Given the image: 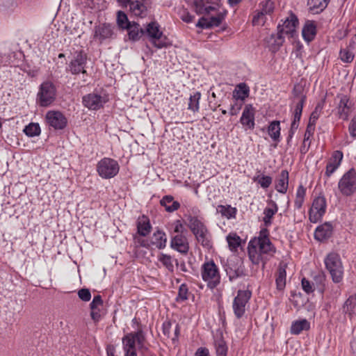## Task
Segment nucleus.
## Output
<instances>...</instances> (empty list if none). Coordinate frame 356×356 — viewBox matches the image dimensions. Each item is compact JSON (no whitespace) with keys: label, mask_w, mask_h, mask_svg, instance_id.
<instances>
[{"label":"nucleus","mask_w":356,"mask_h":356,"mask_svg":"<svg viewBox=\"0 0 356 356\" xmlns=\"http://www.w3.org/2000/svg\"><path fill=\"white\" fill-rule=\"evenodd\" d=\"M319 117V111L318 107L315 108V110L312 113L309 120V124L307 128V132L309 134L314 131V126L316 124V120H318Z\"/></svg>","instance_id":"48"},{"label":"nucleus","mask_w":356,"mask_h":356,"mask_svg":"<svg viewBox=\"0 0 356 356\" xmlns=\"http://www.w3.org/2000/svg\"><path fill=\"white\" fill-rule=\"evenodd\" d=\"M252 181L260 186L263 189H267L273 182V178L263 173H257L252 178Z\"/></svg>","instance_id":"37"},{"label":"nucleus","mask_w":356,"mask_h":356,"mask_svg":"<svg viewBox=\"0 0 356 356\" xmlns=\"http://www.w3.org/2000/svg\"><path fill=\"white\" fill-rule=\"evenodd\" d=\"M324 263L332 282L336 284L341 282L343 279V266L339 254L334 252L329 253L325 257Z\"/></svg>","instance_id":"3"},{"label":"nucleus","mask_w":356,"mask_h":356,"mask_svg":"<svg viewBox=\"0 0 356 356\" xmlns=\"http://www.w3.org/2000/svg\"><path fill=\"white\" fill-rule=\"evenodd\" d=\"M252 292L250 290H238L232 302V309L235 316L241 318L246 310V307L251 298Z\"/></svg>","instance_id":"7"},{"label":"nucleus","mask_w":356,"mask_h":356,"mask_svg":"<svg viewBox=\"0 0 356 356\" xmlns=\"http://www.w3.org/2000/svg\"><path fill=\"white\" fill-rule=\"evenodd\" d=\"M145 33L150 42L157 49L165 47L168 44L167 38L159 29V25L156 22H151L147 26Z\"/></svg>","instance_id":"9"},{"label":"nucleus","mask_w":356,"mask_h":356,"mask_svg":"<svg viewBox=\"0 0 356 356\" xmlns=\"http://www.w3.org/2000/svg\"><path fill=\"white\" fill-rule=\"evenodd\" d=\"M286 266H280L278 268L277 273L276 275L275 282L277 289L278 290H282L284 289L286 285Z\"/></svg>","instance_id":"40"},{"label":"nucleus","mask_w":356,"mask_h":356,"mask_svg":"<svg viewBox=\"0 0 356 356\" xmlns=\"http://www.w3.org/2000/svg\"><path fill=\"white\" fill-rule=\"evenodd\" d=\"M241 122L248 127L254 126V108L252 105L245 106L241 118Z\"/></svg>","instance_id":"27"},{"label":"nucleus","mask_w":356,"mask_h":356,"mask_svg":"<svg viewBox=\"0 0 356 356\" xmlns=\"http://www.w3.org/2000/svg\"><path fill=\"white\" fill-rule=\"evenodd\" d=\"M196 26L202 29H209L211 27V24H209V19L202 17L198 20Z\"/></svg>","instance_id":"60"},{"label":"nucleus","mask_w":356,"mask_h":356,"mask_svg":"<svg viewBox=\"0 0 356 356\" xmlns=\"http://www.w3.org/2000/svg\"><path fill=\"white\" fill-rule=\"evenodd\" d=\"M128 5L130 12L136 17H144L147 15V8L142 0H131Z\"/></svg>","instance_id":"25"},{"label":"nucleus","mask_w":356,"mask_h":356,"mask_svg":"<svg viewBox=\"0 0 356 356\" xmlns=\"http://www.w3.org/2000/svg\"><path fill=\"white\" fill-rule=\"evenodd\" d=\"M195 356H210L209 349L205 347H200L197 349Z\"/></svg>","instance_id":"62"},{"label":"nucleus","mask_w":356,"mask_h":356,"mask_svg":"<svg viewBox=\"0 0 356 356\" xmlns=\"http://www.w3.org/2000/svg\"><path fill=\"white\" fill-rule=\"evenodd\" d=\"M338 189L343 196H351L356 192V171L350 169L345 172L338 182Z\"/></svg>","instance_id":"5"},{"label":"nucleus","mask_w":356,"mask_h":356,"mask_svg":"<svg viewBox=\"0 0 356 356\" xmlns=\"http://www.w3.org/2000/svg\"><path fill=\"white\" fill-rule=\"evenodd\" d=\"M278 207L275 202L270 200L268 202L267 207L264 210L263 221L266 226H269L272 223V218L277 212Z\"/></svg>","instance_id":"26"},{"label":"nucleus","mask_w":356,"mask_h":356,"mask_svg":"<svg viewBox=\"0 0 356 356\" xmlns=\"http://www.w3.org/2000/svg\"><path fill=\"white\" fill-rule=\"evenodd\" d=\"M310 328V323L307 319H301L293 321L291 326V333L293 334H299L304 330H308Z\"/></svg>","instance_id":"35"},{"label":"nucleus","mask_w":356,"mask_h":356,"mask_svg":"<svg viewBox=\"0 0 356 356\" xmlns=\"http://www.w3.org/2000/svg\"><path fill=\"white\" fill-rule=\"evenodd\" d=\"M339 58L343 63H350L355 58L354 49L351 47H346L341 49Z\"/></svg>","instance_id":"41"},{"label":"nucleus","mask_w":356,"mask_h":356,"mask_svg":"<svg viewBox=\"0 0 356 356\" xmlns=\"http://www.w3.org/2000/svg\"><path fill=\"white\" fill-rule=\"evenodd\" d=\"M225 18V15L220 13L217 15L211 17L209 19L211 27L218 26Z\"/></svg>","instance_id":"55"},{"label":"nucleus","mask_w":356,"mask_h":356,"mask_svg":"<svg viewBox=\"0 0 356 356\" xmlns=\"http://www.w3.org/2000/svg\"><path fill=\"white\" fill-rule=\"evenodd\" d=\"M274 10V3L271 0H261L259 3V10L270 15Z\"/></svg>","instance_id":"47"},{"label":"nucleus","mask_w":356,"mask_h":356,"mask_svg":"<svg viewBox=\"0 0 356 356\" xmlns=\"http://www.w3.org/2000/svg\"><path fill=\"white\" fill-rule=\"evenodd\" d=\"M297 97L298 98V102H297L293 112V119L291 126V131L292 133L295 132L298 127V123L302 115L303 105L306 99V97L304 95H301Z\"/></svg>","instance_id":"19"},{"label":"nucleus","mask_w":356,"mask_h":356,"mask_svg":"<svg viewBox=\"0 0 356 356\" xmlns=\"http://www.w3.org/2000/svg\"><path fill=\"white\" fill-rule=\"evenodd\" d=\"M333 227L331 223L325 222L317 227L314 232V237L319 241L328 238L332 234Z\"/></svg>","instance_id":"23"},{"label":"nucleus","mask_w":356,"mask_h":356,"mask_svg":"<svg viewBox=\"0 0 356 356\" xmlns=\"http://www.w3.org/2000/svg\"><path fill=\"white\" fill-rule=\"evenodd\" d=\"M24 134H40V127L38 123H30L23 130Z\"/></svg>","instance_id":"54"},{"label":"nucleus","mask_w":356,"mask_h":356,"mask_svg":"<svg viewBox=\"0 0 356 356\" xmlns=\"http://www.w3.org/2000/svg\"><path fill=\"white\" fill-rule=\"evenodd\" d=\"M87 54L82 50L76 51L66 70L71 74L76 75L86 73Z\"/></svg>","instance_id":"10"},{"label":"nucleus","mask_w":356,"mask_h":356,"mask_svg":"<svg viewBox=\"0 0 356 356\" xmlns=\"http://www.w3.org/2000/svg\"><path fill=\"white\" fill-rule=\"evenodd\" d=\"M161 205L164 207L168 212H173L177 211L180 204L177 201H175L174 198L171 195L164 196L160 201Z\"/></svg>","instance_id":"33"},{"label":"nucleus","mask_w":356,"mask_h":356,"mask_svg":"<svg viewBox=\"0 0 356 356\" xmlns=\"http://www.w3.org/2000/svg\"><path fill=\"white\" fill-rule=\"evenodd\" d=\"M112 35L113 30L109 24H99L95 27L93 38L99 42L110 38Z\"/></svg>","instance_id":"20"},{"label":"nucleus","mask_w":356,"mask_h":356,"mask_svg":"<svg viewBox=\"0 0 356 356\" xmlns=\"http://www.w3.org/2000/svg\"><path fill=\"white\" fill-rule=\"evenodd\" d=\"M194 236L197 242L202 246L206 248H210L211 246V236L208 231V229L198 233H195Z\"/></svg>","instance_id":"39"},{"label":"nucleus","mask_w":356,"mask_h":356,"mask_svg":"<svg viewBox=\"0 0 356 356\" xmlns=\"http://www.w3.org/2000/svg\"><path fill=\"white\" fill-rule=\"evenodd\" d=\"M172 327V323L170 321H166L163 323V334L170 337V330Z\"/></svg>","instance_id":"61"},{"label":"nucleus","mask_w":356,"mask_h":356,"mask_svg":"<svg viewBox=\"0 0 356 356\" xmlns=\"http://www.w3.org/2000/svg\"><path fill=\"white\" fill-rule=\"evenodd\" d=\"M216 211L218 213H220L222 217L230 220L236 218L237 209L228 204L218 205L216 208Z\"/></svg>","instance_id":"31"},{"label":"nucleus","mask_w":356,"mask_h":356,"mask_svg":"<svg viewBox=\"0 0 356 356\" xmlns=\"http://www.w3.org/2000/svg\"><path fill=\"white\" fill-rule=\"evenodd\" d=\"M343 158V152L339 150L334 151L329 159L325 168V176L330 177L341 165Z\"/></svg>","instance_id":"14"},{"label":"nucleus","mask_w":356,"mask_h":356,"mask_svg":"<svg viewBox=\"0 0 356 356\" xmlns=\"http://www.w3.org/2000/svg\"><path fill=\"white\" fill-rule=\"evenodd\" d=\"M249 95V89L245 84H239L237 89L233 92V96L236 99L243 101Z\"/></svg>","instance_id":"44"},{"label":"nucleus","mask_w":356,"mask_h":356,"mask_svg":"<svg viewBox=\"0 0 356 356\" xmlns=\"http://www.w3.org/2000/svg\"><path fill=\"white\" fill-rule=\"evenodd\" d=\"M327 201L323 195L316 197L309 209V220L312 223H316L321 220L325 213Z\"/></svg>","instance_id":"8"},{"label":"nucleus","mask_w":356,"mask_h":356,"mask_svg":"<svg viewBox=\"0 0 356 356\" xmlns=\"http://www.w3.org/2000/svg\"><path fill=\"white\" fill-rule=\"evenodd\" d=\"M137 243H139L140 246L145 248H149L150 245H152L151 243H149L145 239H137Z\"/></svg>","instance_id":"64"},{"label":"nucleus","mask_w":356,"mask_h":356,"mask_svg":"<svg viewBox=\"0 0 356 356\" xmlns=\"http://www.w3.org/2000/svg\"><path fill=\"white\" fill-rule=\"evenodd\" d=\"M180 17L181 19L186 22V23H191L193 21L194 19V16L191 15L188 11L186 10H183L181 13H180Z\"/></svg>","instance_id":"59"},{"label":"nucleus","mask_w":356,"mask_h":356,"mask_svg":"<svg viewBox=\"0 0 356 356\" xmlns=\"http://www.w3.org/2000/svg\"><path fill=\"white\" fill-rule=\"evenodd\" d=\"M170 246L173 250L184 254H187L189 250L188 239L184 234L174 236L171 239Z\"/></svg>","instance_id":"17"},{"label":"nucleus","mask_w":356,"mask_h":356,"mask_svg":"<svg viewBox=\"0 0 356 356\" xmlns=\"http://www.w3.org/2000/svg\"><path fill=\"white\" fill-rule=\"evenodd\" d=\"M298 25V19L297 17L291 14L283 22L282 25L278 26L277 39L279 40L278 44L282 43V39L284 35L289 38H293L296 33V28Z\"/></svg>","instance_id":"12"},{"label":"nucleus","mask_w":356,"mask_h":356,"mask_svg":"<svg viewBox=\"0 0 356 356\" xmlns=\"http://www.w3.org/2000/svg\"><path fill=\"white\" fill-rule=\"evenodd\" d=\"M201 97V93L200 92H195L193 95H191L189 98L188 108L193 111V112L199 110V102Z\"/></svg>","instance_id":"45"},{"label":"nucleus","mask_w":356,"mask_h":356,"mask_svg":"<svg viewBox=\"0 0 356 356\" xmlns=\"http://www.w3.org/2000/svg\"><path fill=\"white\" fill-rule=\"evenodd\" d=\"M56 92V88L52 82L45 81L42 83L38 93L40 105L42 106L50 105L55 99Z\"/></svg>","instance_id":"11"},{"label":"nucleus","mask_w":356,"mask_h":356,"mask_svg":"<svg viewBox=\"0 0 356 356\" xmlns=\"http://www.w3.org/2000/svg\"><path fill=\"white\" fill-rule=\"evenodd\" d=\"M312 136L313 135H305L302 143L300 148V152L302 154H305L308 152L312 143Z\"/></svg>","instance_id":"53"},{"label":"nucleus","mask_w":356,"mask_h":356,"mask_svg":"<svg viewBox=\"0 0 356 356\" xmlns=\"http://www.w3.org/2000/svg\"><path fill=\"white\" fill-rule=\"evenodd\" d=\"M227 241L232 251H236L241 245V239L236 233H229L227 236Z\"/></svg>","instance_id":"43"},{"label":"nucleus","mask_w":356,"mask_h":356,"mask_svg":"<svg viewBox=\"0 0 356 356\" xmlns=\"http://www.w3.org/2000/svg\"><path fill=\"white\" fill-rule=\"evenodd\" d=\"M301 284H302V288L305 293H310L314 291V289L313 288V285L307 279L303 278L302 280Z\"/></svg>","instance_id":"58"},{"label":"nucleus","mask_w":356,"mask_h":356,"mask_svg":"<svg viewBox=\"0 0 356 356\" xmlns=\"http://www.w3.org/2000/svg\"><path fill=\"white\" fill-rule=\"evenodd\" d=\"M248 250L251 261L254 264L262 263L263 266L276 252V248L269 238L267 229H262L257 237L250 241Z\"/></svg>","instance_id":"1"},{"label":"nucleus","mask_w":356,"mask_h":356,"mask_svg":"<svg viewBox=\"0 0 356 356\" xmlns=\"http://www.w3.org/2000/svg\"><path fill=\"white\" fill-rule=\"evenodd\" d=\"M106 102L105 96H102L96 93H90L83 97L84 106L91 110H97L103 106Z\"/></svg>","instance_id":"16"},{"label":"nucleus","mask_w":356,"mask_h":356,"mask_svg":"<svg viewBox=\"0 0 356 356\" xmlns=\"http://www.w3.org/2000/svg\"><path fill=\"white\" fill-rule=\"evenodd\" d=\"M151 244L160 250L165 248L167 244L165 233L161 230L155 232L152 235Z\"/></svg>","instance_id":"29"},{"label":"nucleus","mask_w":356,"mask_h":356,"mask_svg":"<svg viewBox=\"0 0 356 356\" xmlns=\"http://www.w3.org/2000/svg\"><path fill=\"white\" fill-rule=\"evenodd\" d=\"M128 35L130 40H138L145 33V31L141 29L139 24L134 23L130 24L127 28Z\"/></svg>","instance_id":"38"},{"label":"nucleus","mask_w":356,"mask_h":356,"mask_svg":"<svg viewBox=\"0 0 356 356\" xmlns=\"http://www.w3.org/2000/svg\"><path fill=\"white\" fill-rule=\"evenodd\" d=\"M122 343L124 356H138V351L147 350L141 330L125 334L122 339Z\"/></svg>","instance_id":"2"},{"label":"nucleus","mask_w":356,"mask_h":356,"mask_svg":"<svg viewBox=\"0 0 356 356\" xmlns=\"http://www.w3.org/2000/svg\"><path fill=\"white\" fill-rule=\"evenodd\" d=\"M289 172L286 170H282L275 181V190L280 193L285 194L289 188Z\"/></svg>","instance_id":"21"},{"label":"nucleus","mask_w":356,"mask_h":356,"mask_svg":"<svg viewBox=\"0 0 356 356\" xmlns=\"http://www.w3.org/2000/svg\"><path fill=\"white\" fill-rule=\"evenodd\" d=\"M78 296L81 300L85 302L89 301L91 298L90 291L88 289H80L78 292Z\"/></svg>","instance_id":"57"},{"label":"nucleus","mask_w":356,"mask_h":356,"mask_svg":"<svg viewBox=\"0 0 356 356\" xmlns=\"http://www.w3.org/2000/svg\"><path fill=\"white\" fill-rule=\"evenodd\" d=\"M91 312L90 316L95 322H99L102 316L103 300L99 295L95 296L90 304Z\"/></svg>","instance_id":"18"},{"label":"nucleus","mask_w":356,"mask_h":356,"mask_svg":"<svg viewBox=\"0 0 356 356\" xmlns=\"http://www.w3.org/2000/svg\"><path fill=\"white\" fill-rule=\"evenodd\" d=\"M171 228L173 230V233L177 234H184L186 232L185 227L181 220H177L171 223Z\"/></svg>","instance_id":"52"},{"label":"nucleus","mask_w":356,"mask_h":356,"mask_svg":"<svg viewBox=\"0 0 356 356\" xmlns=\"http://www.w3.org/2000/svg\"><path fill=\"white\" fill-rule=\"evenodd\" d=\"M47 123L55 129H63L67 125V119L59 111H49L46 114Z\"/></svg>","instance_id":"15"},{"label":"nucleus","mask_w":356,"mask_h":356,"mask_svg":"<svg viewBox=\"0 0 356 356\" xmlns=\"http://www.w3.org/2000/svg\"><path fill=\"white\" fill-rule=\"evenodd\" d=\"M187 225L193 234L207 229L202 220L199 217L189 215L187 216Z\"/></svg>","instance_id":"24"},{"label":"nucleus","mask_w":356,"mask_h":356,"mask_svg":"<svg viewBox=\"0 0 356 356\" xmlns=\"http://www.w3.org/2000/svg\"><path fill=\"white\" fill-rule=\"evenodd\" d=\"M306 192L307 189L302 184H300L298 186L294 200V207L296 209H300L303 206L305 200Z\"/></svg>","instance_id":"34"},{"label":"nucleus","mask_w":356,"mask_h":356,"mask_svg":"<svg viewBox=\"0 0 356 356\" xmlns=\"http://www.w3.org/2000/svg\"><path fill=\"white\" fill-rule=\"evenodd\" d=\"M188 289L186 284H182L179 288L178 295L176 298L177 301L182 302L188 299Z\"/></svg>","instance_id":"49"},{"label":"nucleus","mask_w":356,"mask_h":356,"mask_svg":"<svg viewBox=\"0 0 356 356\" xmlns=\"http://www.w3.org/2000/svg\"><path fill=\"white\" fill-rule=\"evenodd\" d=\"M350 134H356V114L353 116L349 125Z\"/></svg>","instance_id":"63"},{"label":"nucleus","mask_w":356,"mask_h":356,"mask_svg":"<svg viewBox=\"0 0 356 356\" xmlns=\"http://www.w3.org/2000/svg\"><path fill=\"white\" fill-rule=\"evenodd\" d=\"M152 226L147 217L143 216L137 222L138 233L143 236H147L151 232Z\"/></svg>","instance_id":"32"},{"label":"nucleus","mask_w":356,"mask_h":356,"mask_svg":"<svg viewBox=\"0 0 356 356\" xmlns=\"http://www.w3.org/2000/svg\"><path fill=\"white\" fill-rule=\"evenodd\" d=\"M337 97L339 98L337 107V115L340 119L346 120L353 110V103L347 95H341Z\"/></svg>","instance_id":"13"},{"label":"nucleus","mask_w":356,"mask_h":356,"mask_svg":"<svg viewBox=\"0 0 356 356\" xmlns=\"http://www.w3.org/2000/svg\"><path fill=\"white\" fill-rule=\"evenodd\" d=\"M316 34V27L313 22L307 21L302 30V35L304 40L309 42L312 41Z\"/></svg>","instance_id":"28"},{"label":"nucleus","mask_w":356,"mask_h":356,"mask_svg":"<svg viewBox=\"0 0 356 356\" xmlns=\"http://www.w3.org/2000/svg\"><path fill=\"white\" fill-rule=\"evenodd\" d=\"M215 348L217 356H227V347L225 341L222 339H218L215 341Z\"/></svg>","instance_id":"46"},{"label":"nucleus","mask_w":356,"mask_h":356,"mask_svg":"<svg viewBox=\"0 0 356 356\" xmlns=\"http://www.w3.org/2000/svg\"><path fill=\"white\" fill-rule=\"evenodd\" d=\"M201 275L209 289H213L220 283L219 268L213 261H206L202 264Z\"/></svg>","instance_id":"4"},{"label":"nucleus","mask_w":356,"mask_h":356,"mask_svg":"<svg viewBox=\"0 0 356 356\" xmlns=\"http://www.w3.org/2000/svg\"><path fill=\"white\" fill-rule=\"evenodd\" d=\"M158 260L165 266L169 271L172 272L174 270V261L175 259L168 254L161 253L158 256ZM175 261H177L175 260Z\"/></svg>","instance_id":"42"},{"label":"nucleus","mask_w":356,"mask_h":356,"mask_svg":"<svg viewBox=\"0 0 356 356\" xmlns=\"http://www.w3.org/2000/svg\"><path fill=\"white\" fill-rule=\"evenodd\" d=\"M342 309L350 320L356 318V293L349 296L344 302Z\"/></svg>","instance_id":"22"},{"label":"nucleus","mask_w":356,"mask_h":356,"mask_svg":"<svg viewBox=\"0 0 356 356\" xmlns=\"http://www.w3.org/2000/svg\"><path fill=\"white\" fill-rule=\"evenodd\" d=\"M330 0H309L308 6L313 14L322 12L327 6Z\"/></svg>","instance_id":"36"},{"label":"nucleus","mask_w":356,"mask_h":356,"mask_svg":"<svg viewBox=\"0 0 356 356\" xmlns=\"http://www.w3.org/2000/svg\"><path fill=\"white\" fill-rule=\"evenodd\" d=\"M280 122L277 120L272 121L268 127V134H280Z\"/></svg>","instance_id":"56"},{"label":"nucleus","mask_w":356,"mask_h":356,"mask_svg":"<svg viewBox=\"0 0 356 356\" xmlns=\"http://www.w3.org/2000/svg\"><path fill=\"white\" fill-rule=\"evenodd\" d=\"M194 6L195 12L198 15L209 14L216 9L214 6L209 5L207 0H194Z\"/></svg>","instance_id":"30"},{"label":"nucleus","mask_w":356,"mask_h":356,"mask_svg":"<svg viewBox=\"0 0 356 356\" xmlns=\"http://www.w3.org/2000/svg\"><path fill=\"white\" fill-rule=\"evenodd\" d=\"M117 22L121 28H127L131 23L129 22L127 15L122 11H118L117 15Z\"/></svg>","instance_id":"51"},{"label":"nucleus","mask_w":356,"mask_h":356,"mask_svg":"<svg viewBox=\"0 0 356 356\" xmlns=\"http://www.w3.org/2000/svg\"><path fill=\"white\" fill-rule=\"evenodd\" d=\"M120 165L117 161L105 157L101 159L97 165L98 175L103 179H111L118 175Z\"/></svg>","instance_id":"6"},{"label":"nucleus","mask_w":356,"mask_h":356,"mask_svg":"<svg viewBox=\"0 0 356 356\" xmlns=\"http://www.w3.org/2000/svg\"><path fill=\"white\" fill-rule=\"evenodd\" d=\"M267 14L261 12V10H258L257 13L253 16L252 18V24L254 26L263 25L266 22V15Z\"/></svg>","instance_id":"50"}]
</instances>
